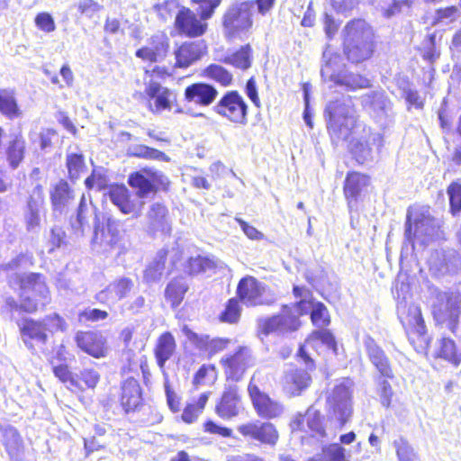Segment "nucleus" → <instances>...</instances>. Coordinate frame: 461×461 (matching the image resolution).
<instances>
[{
	"instance_id": "1",
	"label": "nucleus",
	"mask_w": 461,
	"mask_h": 461,
	"mask_svg": "<svg viewBox=\"0 0 461 461\" xmlns=\"http://www.w3.org/2000/svg\"><path fill=\"white\" fill-rule=\"evenodd\" d=\"M405 283H396L393 293L397 299V315L408 339L419 353H425L430 343L420 308L413 303Z\"/></svg>"
},
{
	"instance_id": "2",
	"label": "nucleus",
	"mask_w": 461,
	"mask_h": 461,
	"mask_svg": "<svg viewBox=\"0 0 461 461\" xmlns=\"http://www.w3.org/2000/svg\"><path fill=\"white\" fill-rule=\"evenodd\" d=\"M372 28L362 19L349 22L344 29V52L352 63L368 59L374 51Z\"/></svg>"
},
{
	"instance_id": "3",
	"label": "nucleus",
	"mask_w": 461,
	"mask_h": 461,
	"mask_svg": "<svg viewBox=\"0 0 461 461\" xmlns=\"http://www.w3.org/2000/svg\"><path fill=\"white\" fill-rule=\"evenodd\" d=\"M21 303L18 304L12 298H6L5 303L11 311L19 308L27 312H33L44 308L50 302V292L43 276L30 273L21 278Z\"/></svg>"
},
{
	"instance_id": "4",
	"label": "nucleus",
	"mask_w": 461,
	"mask_h": 461,
	"mask_svg": "<svg viewBox=\"0 0 461 461\" xmlns=\"http://www.w3.org/2000/svg\"><path fill=\"white\" fill-rule=\"evenodd\" d=\"M325 113L329 116L328 130L332 140H348L357 122L350 99L330 102Z\"/></svg>"
},
{
	"instance_id": "5",
	"label": "nucleus",
	"mask_w": 461,
	"mask_h": 461,
	"mask_svg": "<svg viewBox=\"0 0 461 461\" xmlns=\"http://www.w3.org/2000/svg\"><path fill=\"white\" fill-rule=\"evenodd\" d=\"M253 1L236 2L230 5L222 17L224 34L229 39H241L253 26Z\"/></svg>"
},
{
	"instance_id": "6",
	"label": "nucleus",
	"mask_w": 461,
	"mask_h": 461,
	"mask_svg": "<svg viewBox=\"0 0 461 461\" xmlns=\"http://www.w3.org/2000/svg\"><path fill=\"white\" fill-rule=\"evenodd\" d=\"M348 378L342 379L336 384L327 399L328 417L336 426L341 429L352 416L351 386Z\"/></svg>"
},
{
	"instance_id": "7",
	"label": "nucleus",
	"mask_w": 461,
	"mask_h": 461,
	"mask_svg": "<svg viewBox=\"0 0 461 461\" xmlns=\"http://www.w3.org/2000/svg\"><path fill=\"white\" fill-rule=\"evenodd\" d=\"M431 307L437 321L446 323L447 329L456 334L461 314V294L457 291L437 292Z\"/></svg>"
},
{
	"instance_id": "8",
	"label": "nucleus",
	"mask_w": 461,
	"mask_h": 461,
	"mask_svg": "<svg viewBox=\"0 0 461 461\" xmlns=\"http://www.w3.org/2000/svg\"><path fill=\"white\" fill-rule=\"evenodd\" d=\"M212 111L232 123L240 125L248 123V104L236 90L225 92L212 106Z\"/></svg>"
},
{
	"instance_id": "9",
	"label": "nucleus",
	"mask_w": 461,
	"mask_h": 461,
	"mask_svg": "<svg viewBox=\"0 0 461 461\" xmlns=\"http://www.w3.org/2000/svg\"><path fill=\"white\" fill-rule=\"evenodd\" d=\"M363 106L382 128L393 124V104L384 91H372L361 98Z\"/></svg>"
},
{
	"instance_id": "10",
	"label": "nucleus",
	"mask_w": 461,
	"mask_h": 461,
	"mask_svg": "<svg viewBox=\"0 0 461 461\" xmlns=\"http://www.w3.org/2000/svg\"><path fill=\"white\" fill-rule=\"evenodd\" d=\"M45 195L43 186L37 183L28 193L23 211V218L27 231L38 233L41 220L45 215Z\"/></svg>"
},
{
	"instance_id": "11",
	"label": "nucleus",
	"mask_w": 461,
	"mask_h": 461,
	"mask_svg": "<svg viewBox=\"0 0 461 461\" xmlns=\"http://www.w3.org/2000/svg\"><path fill=\"white\" fill-rule=\"evenodd\" d=\"M128 183L137 190L139 197L146 198L149 194H154L158 188H166L169 184V180L160 171L143 169L132 173L129 176Z\"/></svg>"
},
{
	"instance_id": "12",
	"label": "nucleus",
	"mask_w": 461,
	"mask_h": 461,
	"mask_svg": "<svg viewBox=\"0 0 461 461\" xmlns=\"http://www.w3.org/2000/svg\"><path fill=\"white\" fill-rule=\"evenodd\" d=\"M438 227V221L432 218L428 211H408L405 223V236L408 240H411L414 228L413 237L421 238L422 242H426L429 238L434 236Z\"/></svg>"
},
{
	"instance_id": "13",
	"label": "nucleus",
	"mask_w": 461,
	"mask_h": 461,
	"mask_svg": "<svg viewBox=\"0 0 461 461\" xmlns=\"http://www.w3.org/2000/svg\"><path fill=\"white\" fill-rule=\"evenodd\" d=\"M248 391L253 406L259 417L266 420H272L280 417L284 413V405L261 392L254 384V377L251 378Z\"/></svg>"
},
{
	"instance_id": "14",
	"label": "nucleus",
	"mask_w": 461,
	"mask_h": 461,
	"mask_svg": "<svg viewBox=\"0 0 461 461\" xmlns=\"http://www.w3.org/2000/svg\"><path fill=\"white\" fill-rule=\"evenodd\" d=\"M290 428L293 432L304 431L310 433L312 437L318 439L326 437V430L323 426V417L321 412L312 406L308 408L303 415L297 413L290 422Z\"/></svg>"
},
{
	"instance_id": "15",
	"label": "nucleus",
	"mask_w": 461,
	"mask_h": 461,
	"mask_svg": "<svg viewBox=\"0 0 461 461\" xmlns=\"http://www.w3.org/2000/svg\"><path fill=\"white\" fill-rule=\"evenodd\" d=\"M238 431L245 438L258 441L264 445L275 446L279 434L274 424L268 421H251L242 424Z\"/></svg>"
},
{
	"instance_id": "16",
	"label": "nucleus",
	"mask_w": 461,
	"mask_h": 461,
	"mask_svg": "<svg viewBox=\"0 0 461 461\" xmlns=\"http://www.w3.org/2000/svg\"><path fill=\"white\" fill-rule=\"evenodd\" d=\"M228 379L239 381L248 367L253 365L250 351L247 348H240L233 355H229L221 360Z\"/></svg>"
},
{
	"instance_id": "17",
	"label": "nucleus",
	"mask_w": 461,
	"mask_h": 461,
	"mask_svg": "<svg viewBox=\"0 0 461 461\" xmlns=\"http://www.w3.org/2000/svg\"><path fill=\"white\" fill-rule=\"evenodd\" d=\"M203 21L201 18L198 19L189 8L182 7L175 18V28L180 34L198 37L203 35L207 29V23Z\"/></svg>"
},
{
	"instance_id": "18",
	"label": "nucleus",
	"mask_w": 461,
	"mask_h": 461,
	"mask_svg": "<svg viewBox=\"0 0 461 461\" xmlns=\"http://www.w3.org/2000/svg\"><path fill=\"white\" fill-rule=\"evenodd\" d=\"M75 340L80 349L95 358L104 357L107 353L106 339L99 331H77Z\"/></svg>"
},
{
	"instance_id": "19",
	"label": "nucleus",
	"mask_w": 461,
	"mask_h": 461,
	"mask_svg": "<svg viewBox=\"0 0 461 461\" xmlns=\"http://www.w3.org/2000/svg\"><path fill=\"white\" fill-rule=\"evenodd\" d=\"M429 264L435 275L455 274L461 269V257L455 250L437 251L429 258Z\"/></svg>"
},
{
	"instance_id": "20",
	"label": "nucleus",
	"mask_w": 461,
	"mask_h": 461,
	"mask_svg": "<svg viewBox=\"0 0 461 461\" xmlns=\"http://www.w3.org/2000/svg\"><path fill=\"white\" fill-rule=\"evenodd\" d=\"M218 96L217 89L207 83H194L185 89L184 98L186 103L200 107H207L214 103Z\"/></svg>"
},
{
	"instance_id": "21",
	"label": "nucleus",
	"mask_w": 461,
	"mask_h": 461,
	"mask_svg": "<svg viewBox=\"0 0 461 461\" xmlns=\"http://www.w3.org/2000/svg\"><path fill=\"white\" fill-rule=\"evenodd\" d=\"M52 213L55 217L67 213L68 206L74 201L73 190L65 180H59L50 192Z\"/></svg>"
},
{
	"instance_id": "22",
	"label": "nucleus",
	"mask_w": 461,
	"mask_h": 461,
	"mask_svg": "<svg viewBox=\"0 0 461 461\" xmlns=\"http://www.w3.org/2000/svg\"><path fill=\"white\" fill-rule=\"evenodd\" d=\"M363 346L365 351L378 372L384 377L392 378L393 376L388 357L382 348L368 334L363 338Z\"/></svg>"
},
{
	"instance_id": "23",
	"label": "nucleus",
	"mask_w": 461,
	"mask_h": 461,
	"mask_svg": "<svg viewBox=\"0 0 461 461\" xmlns=\"http://www.w3.org/2000/svg\"><path fill=\"white\" fill-rule=\"evenodd\" d=\"M369 184V178L364 174L350 172L347 175L343 191L348 202L349 212L357 210L358 198L361 192Z\"/></svg>"
},
{
	"instance_id": "24",
	"label": "nucleus",
	"mask_w": 461,
	"mask_h": 461,
	"mask_svg": "<svg viewBox=\"0 0 461 461\" xmlns=\"http://www.w3.org/2000/svg\"><path fill=\"white\" fill-rule=\"evenodd\" d=\"M132 287L133 282L131 279L121 277L114 280L104 290L96 294L95 298L101 303L113 305L118 301L126 297Z\"/></svg>"
},
{
	"instance_id": "25",
	"label": "nucleus",
	"mask_w": 461,
	"mask_h": 461,
	"mask_svg": "<svg viewBox=\"0 0 461 461\" xmlns=\"http://www.w3.org/2000/svg\"><path fill=\"white\" fill-rule=\"evenodd\" d=\"M182 331L199 349L204 350L210 355H214L224 350L230 342L229 339H210L208 335H199L194 332L186 325L183 327Z\"/></svg>"
},
{
	"instance_id": "26",
	"label": "nucleus",
	"mask_w": 461,
	"mask_h": 461,
	"mask_svg": "<svg viewBox=\"0 0 461 461\" xmlns=\"http://www.w3.org/2000/svg\"><path fill=\"white\" fill-rule=\"evenodd\" d=\"M145 93L149 99L154 100V108H151L154 113H159L164 110H170L172 103L176 100L174 92L155 81H150L147 85Z\"/></svg>"
},
{
	"instance_id": "27",
	"label": "nucleus",
	"mask_w": 461,
	"mask_h": 461,
	"mask_svg": "<svg viewBox=\"0 0 461 461\" xmlns=\"http://www.w3.org/2000/svg\"><path fill=\"white\" fill-rule=\"evenodd\" d=\"M5 148L6 162L13 170L19 167L26 153V142L21 131L10 134Z\"/></svg>"
},
{
	"instance_id": "28",
	"label": "nucleus",
	"mask_w": 461,
	"mask_h": 461,
	"mask_svg": "<svg viewBox=\"0 0 461 461\" xmlns=\"http://www.w3.org/2000/svg\"><path fill=\"white\" fill-rule=\"evenodd\" d=\"M206 49L203 41H190L183 43L175 52L176 65L178 68H188L201 59Z\"/></svg>"
},
{
	"instance_id": "29",
	"label": "nucleus",
	"mask_w": 461,
	"mask_h": 461,
	"mask_svg": "<svg viewBox=\"0 0 461 461\" xmlns=\"http://www.w3.org/2000/svg\"><path fill=\"white\" fill-rule=\"evenodd\" d=\"M170 230L167 219V209L165 205L155 203L147 213V231L151 234L166 233Z\"/></svg>"
},
{
	"instance_id": "30",
	"label": "nucleus",
	"mask_w": 461,
	"mask_h": 461,
	"mask_svg": "<svg viewBox=\"0 0 461 461\" xmlns=\"http://www.w3.org/2000/svg\"><path fill=\"white\" fill-rule=\"evenodd\" d=\"M240 410L239 388L236 384L225 388L220 403L216 406L217 414L223 419L237 416Z\"/></svg>"
},
{
	"instance_id": "31",
	"label": "nucleus",
	"mask_w": 461,
	"mask_h": 461,
	"mask_svg": "<svg viewBox=\"0 0 461 461\" xmlns=\"http://www.w3.org/2000/svg\"><path fill=\"white\" fill-rule=\"evenodd\" d=\"M3 444L11 461H23L24 445L15 428L8 426L4 429Z\"/></svg>"
},
{
	"instance_id": "32",
	"label": "nucleus",
	"mask_w": 461,
	"mask_h": 461,
	"mask_svg": "<svg viewBox=\"0 0 461 461\" xmlns=\"http://www.w3.org/2000/svg\"><path fill=\"white\" fill-rule=\"evenodd\" d=\"M168 44L163 35L151 38L150 43L136 51V56L150 62L161 60L167 51Z\"/></svg>"
},
{
	"instance_id": "33",
	"label": "nucleus",
	"mask_w": 461,
	"mask_h": 461,
	"mask_svg": "<svg viewBox=\"0 0 461 461\" xmlns=\"http://www.w3.org/2000/svg\"><path fill=\"white\" fill-rule=\"evenodd\" d=\"M47 328L43 321H36L32 319L23 321L21 327L23 340L29 348H32V340L41 344H45L47 340Z\"/></svg>"
},
{
	"instance_id": "34",
	"label": "nucleus",
	"mask_w": 461,
	"mask_h": 461,
	"mask_svg": "<svg viewBox=\"0 0 461 461\" xmlns=\"http://www.w3.org/2000/svg\"><path fill=\"white\" fill-rule=\"evenodd\" d=\"M262 283L252 276L242 278L237 288L240 301L247 306H257Z\"/></svg>"
},
{
	"instance_id": "35",
	"label": "nucleus",
	"mask_w": 461,
	"mask_h": 461,
	"mask_svg": "<svg viewBox=\"0 0 461 461\" xmlns=\"http://www.w3.org/2000/svg\"><path fill=\"white\" fill-rule=\"evenodd\" d=\"M141 402L140 386L137 380L127 379L122 386L121 402L126 412L134 411Z\"/></svg>"
},
{
	"instance_id": "36",
	"label": "nucleus",
	"mask_w": 461,
	"mask_h": 461,
	"mask_svg": "<svg viewBox=\"0 0 461 461\" xmlns=\"http://www.w3.org/2000/svg\"><path fill=\"white\" fill-rule=\"evenodd\" d=\"M111 202L124 214L137 213L136 204L131 200L129 190L124 185H113L108 191Z\"/></svg>"
},
{
	"instance_id": "37",
	"label": "nucleus",
	"mask_w": 461,
	"mask_h": 461,
	"mask_svg": "<svg viewBox=\"0 0 461 461\" xmlns=\"http://www.w3.org/2000/svg\"><path fill=\"white\" fill-rule=\"evenodd\" d=\"M324 65L321 68V75L325 82H331L344 70V64L339 55L331 53L326 50L323 52Z\"/></svg>"
},
{
	"instance_id": "38",
	"label": "nucleus",
	"mask_w": 461,
	"mask_h": 461,
	"mask_svg": "<svg viewBox=\"0 0 461 461\" xmlns=\"http://www.w3.org/2000/svg\"><path fill=\"white\" fill-rule=\"evenodd\" d=\"M311 382L310 375L303 369H294L285 375V388L293 395H298L308 387Z\"/></svg>"
},
{
	"instance_id": "39",
	"label": "nucleus",
	"mask_w": 461,
	"mask_h": 461,
	"mask_svg": "<svg viewBox=\"0 0 461 461\" xmlns=\"http://www.w3.org/2000/svg\"><path fill=\"white\" fill-rule=\"evenodd\" d=\"M0 113L10 120L21 117L22 112L14 89H0Z\"/></svg>"
},
{
	"instance_id": "40",
	"label": "nucleus",
	"mask_w": 461,
	"mask_h": 461,
	"mask_svg": "<svg viewBox=\"0 0 461 461\" xmlns=\"http://www.w3.org/2000/svg\"><path fill=\"white\" fill-rule=\"evenodd\" d=\"M176 348L175 339L169 332L163 333L155 348V356L158 365L163 368L165 363L172 357Z\"/></svg>"
},
{
	"instance_id": "41",
	"label": "nucleus",
	"mask_w": 461,
	"mask_h": 461,
	"mask_svg": "<svg viewBox=\"0 0 461 461\" xmlns=\"http://www.w3.org/2000/svg\"><path fill=\"white\" fill-rule=\"evenodd\" d=\"M334 86L345 88L348 91H355L360 88H366L370 86L369 80L359 74L343 70L333 81Z\"/></svg>"
},
{
	"instance_id": "42",
	"label": "nucleus",
	"mask_w": 461,
	"mask_h": 461,
	"mask_svg": "<svg viewBox=\"0 0 461 461\" xmlns=\"http://www.w3.org/2000/svg\"><path fill=\"white\" fill-rule=\"evenodd\" d=\"M107 234L104 230L99 236L98 227H95L94 237L92 239L93 245L113 247L119 241V232L117 230L118 221L113 218L107 220Z\"/></svg>"
},
{
	"instance_id": "43",
	"label": "nucleus",
	"mask_w": 461,
	"mask_h": 461,
	"mask_svg": "<svg viewBox=\"0 0 461 461\" xmlns=\"http://www.w3.org/2000/svg\"><path fill=\"white\" fill-rule=\"evenodd\" d=\"M187 289L188 285L185 277L175 278L167 285L165 291L166 299L170 302L173 308H176L183 301Z\"/></svg>"
},
{
	"instance_id": "44",
	"label": "nucleus",
	"mask_w": 461,
	"mask_h": 461,
	"mask_svg": "<svg viewBox=\"0 0 461 461\" xmlns=\"http://www.w3.org/2000/svg\"><path fill=\"white\" fill-rule=\"evenodd\" d=\"M437 356L456 366L461 363V350H458L455 341L448 338L440 339Z\"/></svg>"
},
{
	"instance_id": "45",
	"label": "nucleus",
	"mask_w": 461,
	"mask_h": 461,
	"mask_svg": "<svg viewBox=\"0 0 461 461\" xmlns=\"http://www.w3.org/2000/svg\"><path fill=\"white\" fill-rule=\"evenodd\" d=\"M223 61L242 70L249 68L252 63V49L250 45L246 44L242 46L233 54L225 57Z\"/></svg>"
},
{
	"instance_id": "46",
	"label": "nucleus",
	"mask_w": 461,
	"mask_h": 461,
	"mask_svg": "<svg viewBox=\"0 0 461 461\" xmlns=\"http://www.w3.org/2000/svg\"><path fill=\"white\" fill-rule=\"evenodd\" d=\"M166 258V250L161 249L157 253L156 258L144 272V279L147 282H155L160 279L165 270Z\"/></svg>"
},
{
	"instance_id": "47",
	"label": "nucleus",
	"mask_w": 461,
	"mask_h": 461,
	"mask_svg": "<svg viewBox=\"0 0 461 461\" xmlns=\"http://www.w3.org/2000/svg\"><path fill=\"white\" fill-rule=\"evenodd\" d=\"M66 165L71 180L77 179L86 169L84 156L80 152H68Z\"/></svg>"
},
{
	"instance_id": "48",
	"label": "nucleus",
	"mask_w": 461,
	"mask_h": 461,
	"mask_svg": "<svg viewBox=\"0 0 461 461\" xmlns=\"http://www.w3.org/2000/svg\"><path fill=\"white\" fill-rule=\"evenodd\" d=\"M350 151L358 163H365L372 159L373 148L366 140H355L350 143Z\"/></svg>"
},
{
	"instance_id": "49",
	"label": "nucleus",
	"mask_w": 461,
	"mask_h": 461,
	"mask_svg": "<svg viewBox=\"0 0 461 461\" xmlns=\"http://www.w3.org/2000/svg\"><path fill=\"white\" fill-rule=\"evenodd\" d=\"M208 401V394L202 393L194 403H188L183 411L182 420L186 423H193L202 413Z\"/></svg>"
},
{
	"instance_id": "50",
	"label": "nucleus",
	"mask_w": 461,
	"mask_h": 461,
	"mask_svg": "<svg viewBox=\"0 0 461 461\" xmlns=\"http://www.w3.org/2000/svg\"><path fill=\"white\" fill-rule=\"evenodd\" d=\"M204 75L223 86H228L232 82V75L226 68L217 64L208 66L204 70Z\"/></svg>"
},
{
	"instance_id": "51",
	"label": "nucleus",
	"mask_w": 461,
	"mask_h": 461,
	"mask_svg": "<svg viewBox=\"0 0 461 461\" xmlns=\"http://www.w3.org/2000/svg\"><path fill=\"white\" fill-rule=\"evenodd\" d=\"M281 319V333L294 331L300 326V321L297 315L294 313L293 309L288 305H284L281 313L278 314Z\"/></svg>"
},
{
	"instance_id": "52",
	"label": "nucleus",
	"mask_w": 461,
	"mask_h": 461,
	"mask_svg": "<svg viewBox=\"0 0 461 461\" xmlns=\"http://www.w3.org/2000/svg\"><path fill=\"white\" fill-rule=\"evenodd\" d=\"M214 262L207 257L196 256L191 257L186 265L187 272L190 275H198L207 270L214 268Z\"/></svg>"
},
{
	"instance_id": "53",
	"label": "nucleus",
	"mask_w": 461,
	"mask_h": 461,
	"mask_svg": "<svg viewBox=\"0 0 461 461\" xmlns=\"http://www.w3.org/2000/svg\"><path fill=\"white\" fill-rule=\"evenodd\" d=\"M93 210L92 202H87L85 194H83L77 211L76 222L72 223V227L75 230L83 231L84 226L87 224L88 215Z\"/></svg>"
},
{
	"instance_id": "54",
	"label": "nucleus",
	"mask_w": 461,
	"mask_h": 461,
	"mask_svg": "<svg viewBox=\"0 0 461 461\" xmlns=\"http://www.w3.org/2000/svg\"><path fill=\"white\" fill-rule=\"evenodd\" d=\"M399 461H415L417 454L409 441L401 437L393 441Z\"/></svg>"
},
{
	"instance_id": "55",
	"label": "nucleus",
	"mask_w": 461,
	"mask_h": 461,
	"mask_svg": "<svg viewBox=\"0 0 461 461\" xmlns=\"http://www.w3.org/2000/svg\"><path fill=\"white\" fill-rule=\"evenodd\" d=\"M421 52L424 59L434 62L439 58V50L436 47V35L429 34L421 44Z\"/></svg>"
},
{
	"instance_id": "56",
	"label": "nucleus",
	"mask_w": 461,
	"mask_h": 461,
	"mask_svg": "<svg viewBox=\"0 0 461 461\" xmlns=\"http://www.w3.org/2000/svg\"><path fill=\"white\" fill-rule=\"evenodd\" d=\"M181 8L178 0H167L163 4L155 6L158 14L163 21H167L174 15L176 17L177 12Z\"/></svg>"
},
{
	"instance_id": "57",
	"label": "nucleus",
	"mask_w": 461,
	"mask_h": 461,
	"mask_svg": "<svg viewBox=\"0 0 461 461\" xmlns=\"http://www.w3.org/2000/svg\"><path fill=\"white\" fill-rule=\"evenodd\" d=\"M311 319L312 323L320 328L329 325L330 319L328 310L321 303H315L311 312Z\"/></svg>"
},
{
	"instance_id": "58",
	"label": "nucleus",
	"mask_w": 461,
	"mask_h": 461,
	"mask_svg": "<svg viewBox=\"0 0 461 461\" xmlns=\"http://www.w3.org/2000/svg\"><path fill=\"white\" fill-rule=\"evenodd\" d=\"M192 2L198 5L199 15L202 20L206 21L212 16L221 0H192Z\"/></svg>"
},
{
	"instance_id": "59",
	"label": "nucleus",
	"mask_w": 461,
	"mask_h": 461,
	"mask_svg": "<svg viewBox=\"0 0 461 461\" xmlns=\"http://www.w3.org/2000/svg\"><path fill=\"white\" fill-rule=\"evenodd\" d=\"M240 315V308L236 299L229 300L225 310L221 314V321L230 323L237 322Z\"/></svg>"
},
{
	"instance_id": "60",
	"label": "nucleus",
	"mask_w": 461,
	"mask_h": 461,
	"mask_svg": "<svg viewBox=\"0 0 461 461\" xmlns=\"http://www.w3.org/2000/svg\"><path fill=\"white\" fill-rule=\"evenodd\" d=\"M76 379L84 383L86 388L94 389L100 380L99 373L94 368H85L76 375Z\"/></svg>"
},
{
	"instance_id": "61",
	"label": "nucleus",
	"mask_w": 461,
	"mask_h": 461,
	"mask_svg": "<svg viewBox=\"0 0 461 461\" xmlns=\"http://www.w3.org/2000/svg\"><path fill=\"white\" fill-rule=\"evenodd\" d=\"M76 6L81 15H85L88 18H92L103 8V6L95 0H79Z\"/></svg>"
},
{
	"instance_id": "62",
	"label": "nucleus",
	"mask_w": 461,
	"mask_h": 461,
	"mask_svg": "<svg viewBox=\"0 0 461 461\" xmlns=\"http://www.w3.org/2000/svg\"><path fill=\"white\" fill-rule=\"evenodd\" d=\"M402 97L408 104V109H410L411 107H414L416 109H422L424 106V100L420 95L419 92L416 89H413L410 86L402 88Z\"/></svg>"
},
{
	"instance_id": "63",
	"label": "nucleus",
	"mask_w": 461,
	"mask_h": 461,
	"mask_svg": "<svg viewBox=\"0 0 461 461\" xmlns=\"http://www.w3.org/2000/svg\"><path fill=\"white\" fill-rule=\"evenodd\" d=\"M449 196L450 208L455 214L461 211V185L453 183L447 189Z\"/></svg>"
},
{
	"instance_id": "64",
	"label": "nucleus",
	"mask_w": 461,
	"mask_h": 461,
	"mask_svg": "<svg viewBox=\"0 0 461 461\" xmlns=\"http://www.w3.org/2000/svg\"><path fill=\"white\" fill-rule=\"evenodd\" d=\"M345 448L340 444L333 443L323 448V453L329 461H348L345 456Z\"/></svg>"
}]
</instances>
